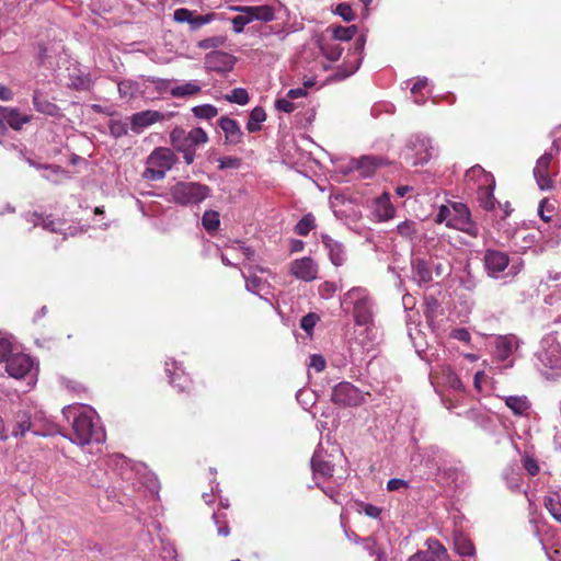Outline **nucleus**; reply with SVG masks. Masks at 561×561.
<instances>
[{
	"label": "nucleus",
	"mask_w": 561,
	"mask_h": 561,
	"mask_svg": "<svg viewBox=\"0 0 561 561\" xmlns=\"http://www.w3.org/2000/svg\"><path fill=\"white\" fill-rule=\"evenodd\" d=\"M62 415L72 420V434L69 439L78 445H87L92 440H101V432L94 422L95 412L92 409L68 405L62 409Z\"/></svg>",
	"instance_id": "nucleus-1"
},
{
	"label": "nucleus",
	"mask_w": 561,
	"mask_h": 561,
	"mask_svg": "<svg viewBox=\"0 0 561 561\" xmlns=\"http://www.w3.org/2000/svg\"><path fill=\"white\" fill-rule=\"evenodd\" d=\"M208 140L209 137L202 127H194L188 131L182 127H175L170 133L171 146L183 154L187 165L194 162L196 148L207 144Z\"/></svg>",
	"instance_id": "nucleus-2"
},
{
	"label": "nucleus",
	"mask_w": 561,
	"mask_h": 561,
	"mask_svg": "<svg viewBox=\"0 0 561 561\" xmlns=\"http://www.w3.org/2000/svg\"><path fill=\"white\" fill-rule=\"evenodd\" d=\"M176 162L178 157L170 148L158 147L147 157L142 178L149 181H160Z\"/></svg>",
	"instance_id": "nucleus-3"
},
{
	"label": "nucleus",
	"mask_w": 561,
	"mask_h": 561,
	"mask_svg": "<svg viewBox=\"0 0 561 561\" xmlns=\"http://www.w3.org/2000/svg\"><path fill=\"white\" fill-rule=\"evenodd\" d=\"M210 188L197 182H179L171 188V196L176 204L196 205L209 196Z\"/></svg>",
	"instance_id": "nucleus-4"
},
{
	"label": "nucleus",
	"mask_w": 561,
	"mask_h": 561,
	"mask_svg": "<svg viewBox=\"0 0 561 561\" xmlns=\"http://www.w3.org/2000/svg\"><path fill=\"white\" fill-rule=\"evenodd\" d=\"M346 297L353 300V317L357 325H366L373 319L371 304L366 289L354 287L350 289Z\"/></svg>",
	"instance_id": "nucleus-5"
},
{
	"label": "nucleus",
	"mask_w": 561,
	"mask_h": 561,
	"mask_svg": "<svg viewBox=\"0 0 561 561\" xmlns=\"http://www.w3.org/2000/svg\"><path fill=\"white\" fill-rule=\"evenodd\" d=\"M331 400L342 408H355L365 402V397L357 387L351 382L342 381L333 388Z\"/></svg>",
	"instance_id": "nucleus-6"
},
{
	"label": "nucleus",
	"mask_w": 561,
	"mask_h": 561,
	"mask_svg": "<svg viewBox=\"0 0 561 561\" xmlns=\"http://www.w3.org/2000/svg\"><path fill=\"white\" fill-rule=\"evenodd\" d=\"M407 159L412 165H423L432 158L431 140L422 136H412L407 144Z\"/></svg>",
	"instance_id": "nucleus-7"
},
{
	"label": "nucleus",
	"mask_w": 561,
	"mask_h": 561,
	"mask_svg": "<svg viewBox=\"0 0 561 561\" xmlns=\"http://www.w3.org/2000/svg\"><path fill=\"white\" fill-rule=\"evenodd\" d=\"M454 217L446 222L447 227L458 229L471 237L478 236V227L471 220L469 208L462 203H453Z\"/></svg>",
	"instance_id": "nucleus-8"
},
{
	"label": "nucleus",
	"mask_w": 561,
	"mask_h": 561,
	"mask_svg": "<svg viewBox=\"0 0 561 561\" xmlns=\"http://www.w3.org/2000/svg\"><path fill=\"white\" fill-rule=\"evenodd\" d=\"M26 432H32L35 435H48L51 434V430L44 431L39 428L35 421H32V415L26 410H20L14 415V423L12 427V436L20 437L24 436Z\"/></svg>",
	"instance_id": "nucleus-9"
},
{
	"label": "nucleus",
	"mask_w": 561,
	"mask_h": 561,
	"mask_svg": "<svg viewBox=\"0 0 561 561\" xmlns=\"http://www.w3.org/2000/svg\"><path fill=\"white\" fill-rule=\"evenodd\" d=\"M33 362L31 357L23 353H13L5 363L8 374L15 378H24L32 369Z\"/></svg>",
	"instance_id": "nucleus-10"
},
{
	"label": "nucleus",
	"mask_w": 561,
	"mask_h": 561,
	"mask_svg": "<svg viewBox=\"0 0 561 561\" xmlns=\"http://www.w3.org/2000/svg\"><path fill=\"white\" fill-rule=\"evenodd\" d=\"M169 375V381L170 383L176 388L181 392L185 393H201L202 389H205L206 385L203 380L198 381L196 385L193 382V380L184 374V371H178L174 370L171 373L169 368L165 369Z\"/></svg>",
	"instance_id": "nucleus-11"
},
{
	"label": "nucleus",
	"mask_w": 561,
	"mask_h": 561,
	"mask_svg": "<svg viewBox=\"0 0 561 561\" xmlns=\"http://www.w3.org/2000/svg\"><path fill=\"white\" fill-rule=\"evenodd\" d=\"M290 273L298 279L311 282L317 278L318 265L311 257L305 256L291 263Z\"/></svg>",
	"instance_id": "nucleus-12"
},
{
	"label": "nucleus",
	"mask_w": 561,
	"mask_h": 561,
	"mask_svg": "<svg viewBox=\"0 0 561 561\" xmlns=\"http://www.w3.org/2000/svg\"><path fill=\"white\" fill-rule=\"evenodd\" d=\"M483 261L488 273L495 276L508 266L510 257L505 252L488 249Z\"/></svg>",
	"instance_id": "nucleus-13"
},
{
	"label": "nucleus",
	"mask_w": 561,
	"mask_h": 561,
	"mask_svg": "<svg viewBox=\"0 0 561 561\" xmlns=\"http://www.w3.org/2000/svg\"><path fill=\"white\" fill-rule=\"evenodd\" d=\"M233 56L221 51L214 50L206 55L205 64L206 67L216 72H224L226 70H230L233 66Z\"/></svg>",
	"instance_id": "nucleus-14"
},
{
	"label": "nucleus",
	"mask_w": 561,
	"mask_h": 561,
	"mask_svg": "<svg viewBox=\"0 0 561 561\" xmlns=\"http://www.w3.org/2000/svg\"><path fill=\"white\" fill-rule=\"evenodd\" d=\"M323 449H317L311 458V468L314 474L323 478H330L334 472V465Z\"/></svg>",
	"instance_id": "nucleus-15"
},
{
	"label": "nucleus",
	"mask_w": 561,
	"mask_h": 561,
	"mask_svg": "<svg viewBox=\"0 0 561 561\" xmlns=\"http://www.w3.org/2000/svg\"><path fill=\"white\" fill-rule=\"evenodd\" d=\"M219 127L225 133V141L229 145H239L243 141V131L239 123L228 116H222L218 122Z\"/></svg>",
	"instance_id": "nucleus-16"
},
{
	"label": "nucleus",
	"mask_w": 561,
	"mask_h": 561,
	"mask_svg": "<svg viewBox=\"0 0 561 561\" xmlns=\"http://www.w3.org/2000/svg\"><path fill=\"white\" fill-rule=\"evenodd\" d=\"M236 11L244 12L249 18L250 22L252 21H263L271 22L275 19V11L271 5H242L236 7Z\"/></svg>",
	"instance_id": "nucleus-17"
},
{
	"label": "nucleus",
	"mask_w": 561,
	"mask_h": 561,
	"mask_svg": "<svg viewBox=\"0 0 561 561\" xmlns=\"http://www.w3.org/2000/svg\"><path fill=\"white\" fill-rule=\"evenodd\" d=\"M551 157L543 154L537 160L534 169V176L540 190H550L552 187V180L549 175V165Z\"/></svg>",
	"instance_id": "nucleus-18"
},
{
	"label": "nucleus",
	"mask_w": 561,
	"mask_h": 561,
	"mask_svg": "<svg viewBox=\"0 0 561 561\" xmlns=\"http://www.w3.org/2000/svg\"><path fill=\"white\" fill-rule=\"evenodd\" d=\"M163 118L164 115L158 111H142L131 116V127L133 130L138 131L140 128L148 127Z\"/></svg>",
	"instance_id": "nucleus-19"
},
{
	"label": "nucleus",
	"mask_w": 561,
	"mask_h": 561,
	"mask_svg": "<svg viewBox=\"0 0 561 561\" xmlns=\"http://www.w3.org/2000/svg\"><path fill=\"white\" fill-rule=\"evenodd\" d=\"M0 114L8 125L14 129H22L23 125L31 122L32 116L23 115L16 108L0 106Z\"/></svg>",
	"instance_id": "nucleus-20"
},
{
	"label": "nucleus",
	"mask_w": 561,
	"mask_h": 561,
	"mask_svg": "<svg viewBox=\"0 0 561 561\" xmlns=\"http://www.w3.org/2000/svg\"><path fill=\"white\" fill-rule=\"evenodd\" d=\"M33 105L35 110L42 114L48 116H59L60 108L57 104L50 102L48 99L44 98L39 91H35L33 94Z\"/></svg>",
	"instance_id": "nucleus-21"
},
{
	"label": "nucleus",
	"mask_w": 561,
	"mask_h": 561,
	"mask_svg": "<svg viewBox=\"0 0 561 561\" xmlns=\"http://www.w3.org/2000/svg\"><path fill=\"white\" fill-rule=\"evenodd\" d=\"M202 90L198 81H187L183 84L172 87L170 94L176 99H184L188 96L197 95Z\"/></svg>",
	"instance_id": "nucleus-22"
},
{
	"label": "nucleus",
	"mask_w": 561,
	"mask_h": 561,
	"mask_svg": "<svg viewBox=\"0 0 561 561\" xmlns=\"http://www.w3.org/2000/svg\"><path fill=\"white\" fill-rule=\"evenodd\" d=\"M454 547L456 552L462 557H473L476 554V548L472 541L461 533L455 534Z\"/></svg>",
	"instance_id": "nucleus-23"
},
{
	"label": "nucleus",
	"mask_w": 561,
	"mask_h": 561,
	"mask_svg": "<svg viewBox=\"0 0 561 561\" xmlns=\"http://www.w3.org/2000/svg\"><path fill=\"white\" fill-rule=\"evenodd\" d=\"M505 404L515 415H525L530 409V402L526 396H510L505 399Z\"/></svg>",
	"instance_id": "nucleus-24"
},
{
	"label": "nucleus",
	"mask_w": 561,
	"mask_h": 561,
	"mask_svg": "<svg viewBox=\"0 0 561 561\" xmlns=\"http://www.w3.org/2000/svg\"><path fill=\"white\" fill-rule=\"evenodd\" d=\"M494 180L492 179V183L488 186H482L478 191V199L480 203V206L484 210H493L495 208L496 198L494 197L493 190H494Z\"/></svg>",
	"instance_id": "nucleus-25"
},
{
	"label": "nucleus",
	"mask_w": 561,
	"mask_h": 561,
	"mask_svg": "<svg viewBox=\"0 0 561 561\" xmlns=\"http://www.w3.org/2000/svg\"><path fill=\"white\" fill-rule=\"evenodd\" d=\"M439 374L442 375L445 385L448 386L450 389L456 391L465 390L462 381L449 365L440 366Z\"/></svg>",
	"instance_id": "nucleus-26"
},
{
	"label": "nucleus",
	"mask_w": 561,
	"mask_h": 561,
	"mask_svg": "<svg viewBox=\"0 0 561 561\" xmlns=\"http://www.w3.org/2000/svg\"><path fill=\"white\" fill-rule=\"evenodd\" d=\"M443 546L440 541L436 538H428L425 541L426 550H420L412 554L408 561H436V557L434 556V545Z\"/></svg>",
	"instance_id": "nucleus-27"
},
{
	"label": "nucleus",
	"mask_w": 561,
	"mask_h": 561,
	"mask_svg": "<svg viewBox=\"0 0 561 561\" xmlns=\"http://www.w3.org/2000/svg\"><path fill=\"white\" fill-rule=\"evenodd\" d=\"M379 165V160L374 157H362L356 161V169L363 178L371 176Z\"/></svg>",
	"instance_id": "nucleus-28"
},
{
	"label": "nucleus",
	"mask_w": 561,
	"mask_h": 561,
	"mask_svg": "<svg viewBox=\"0 0 561 561\" xmlns=\"http://www.w3.org/2000/svg\"><path fill=\"white\" fill-rule=\"evenodd\" d=\"M394 207L388 195H382L376 201V215L380 220H389L394 216Z\"/></svg>",
	"instance_id": "nucleus-29"
},
{
	"label": "nucleus",
	"mask_w": 561,
	"mask_h": 561,
	"mask_svg": "<svg viewBox=\"0 0 561 561\" xmlns=\"http://www.w3.org/2000/svg\"><path fill=\"white\" fill-rule=\"evenodd\" d=\"M329 249V256L333 265L341 266L345 262V252L343 245L334 240H328L324 242Z\"/></svg>",
	"instance_id": "nucleus-30"
},
{
	"label": "nucleus",
	"mask_w": 561,
	"mask_h": 561,
	"mask_svg": "<svg viewBox=\"0 0 561 561\" xmlns=\"http://www.w3.org/2000/svg\"><path fill=\"white\" fill-rule=\"evenodd\" d=\"M266 119V112L263 107L256 106L254 107L249 116V121L247 123V130L249 133H256L261 130V124Z\"/></svg>",
	"instance_id": "nucleus-31"
},
{
	"label": "nucleus",
	"mask_w": 561,
	"mask_h": 561,
	"mask_svg": "<svg viewBox=\"0 0 561 561\" xmlns=\"http://www.w3.org/2000/svg\"><path fill=\"white\" fill-rule=\"evenodd\" d=\"M543 505L551 516L561 523V500L558 493H551L543 499Z\"/></svg>",
	"instance_id": "nucleus-32"
},
{
	"label": "nucleus",
	"mask_w": 561,
	"mask_h": 561,
	"mask_svg": "<svg viewBox=\"0 0 561 561\" xmlns=\"http://www.w3.org/2000/svg\"><path fill=\"white\" fill-rule=\"evenodd\" d=\"M414 277L419 283H430L432 280V267L424 260H416L413 263Z\"/></svg>",
	"instance_id": "nucleus-33"
},
{
	"label": "nucleus",
	"mask_w": 561,
	"mask_h": 561,
	"mask_svg": "<svg viewBox=\"0 0 561 561\" xmlns=\"http://www.w3.org/2000/svg\"><path fill=\"white\" fill-rule=\"evenodd\" d=\"M219 213L216 210H206L202 217V224L209 233L216 232L220 226Z\"/></svg>",
	"instance_id": "nucleus-34"
},
{
	"label": "nucleus",
	"mask_w": 561,
	"mask_h": 561,
	"mask_svg": "<svg viewBox=\"0 0 561 561\" xmlns=\"http://www.w3.org/2000/svg\"><path fill=\"white\" fill-rule=\"evenodd\" d=\"M316 228L314 216L309 213L305 215L295 226L294 231L300 237H306L309 232Z\"/></svg>",
	"instance_id": "nucleus-35"
},
{
	"label": "nucleus",
	"mask_w": 561,
	"mask_h": 561,
	"mask_svg": "<svg viewBox=\"0 0 561 561\" xmlns=\"http://www.w3.org/2000/svg\"><path fill=\"white\" fill-rule=\"evenodd\" d=\"M195 117L201 119H211L218 115V110L211 104L197 105L192 108Z\"/></svg>",
	"instance_id": "nucleus-36"
},
{
	"label": "nucleus",
	"mask_w": 561,
	"mask_h": 561,
	"mask_svg": "<svg viewBox=\"0 0 561 561\" xmlns=\"http://www.w3.org/2000/svg\"><path fill=\"white\" fill-rule=\"evenodd\" d=\"M357 33V26H335L332 28L333 38L335 41H351Z\"/></svg>",
	"instance_id": "nucleus-37"
},
{
	"label": "nucleus",
	"mask_w": 561,
	"mask_h": 561,
	"mask_svg": "<svg viewBox=\"0 0 561 561\" xmlns=\"http://www.w3.org/2000/svg\"><path fill=\"white\" fill-rule=\"evenodd\" d=\"M226 100L230 103H236L239 105H245L250 101L249 93L243 88H236L231 91L230 94L226 95Z\"/></svg>",
	"instance_id": "nucleus-38"
},
{
	"label": "nucleus",
	"mask_w": 561,
	"mask_h": 561,
	"mask_svg": "<svg viewBox=\"0 0 561 561\" xmlns=\"http://www.w3.org/2000/svg\"><path fill=\"white\" fill-rule=\"evenodd\" d=\"M321 50L323 53V55L330 59L331 61H336L340 59V57L342 56V53H343V48L341 47V45L339 44H330V43H327V44H323L321 46Z\"/></svg>",
	"instance_id": "nucleus-39"
},
{
	"label": "nucleus",
	"mask_w": 561,
	"mask_h": 561,
	"mask_svg": "<svg viewBox=\"0 0 561 561\" xmlns=\"http://www.w3.org/2000/svg\"><path fill=\"white\" fill-rule=\"evenodd\" d=\"M213 519L215 524L217 525V534L224 537L229 536L230 528L227 524L226 514L222 512H216L213 515Z\"/></svg>",
	"instance_id": "nucleus-40"
},
{
	"label": "nucleus",
	"mask_w": 561,
	"mask_h": 561,
	"mask_svg": "<svg viewBox=\"0 0 561 561\" xmlns=\"http://www.w3.org/2000/svg\"><path fill=\"white\" fill-rule=\"evenodd\" d=\"M397 230L403 238L412 240L416 234V224L411 220H405L398 225Z\"/></svg>",
	"instance_id": "nucleus-41"
},
{
	"label": "nucleus",
	"mask_w": 561,
	"mask_h": 561,
	"mask_svg": "<svg viewBox=\"0 0 561 561\" xmlns=\"http://www.w3.org/2000/svg\"><path fill=\"white\" fill-rule=\"evenodd\" d=\"M523 467L531 477L537 476L540 471L538 461L527 453L523 455Z\"/></svg>",
	"instance_id": "nucleus-42"
},
{
	"label": "nucleus",
	"mask_w": 561,
	"mask_h": 561,
	"mask_svg": "<svg viewBox=\"0 0 561 561\" xmlns=\"http://www.w3.org/2000/svg\"><path fill=\"white\" fill-rule=\"evenodd\" d=\"M512 347L513 345L511 339L506 336L501 337L496 345L499 357L501 359H506L512 353Z\"/></svg>",
	"instance_id": "nucleus-43"
},
{
	"label": "nucleus",
	"mask_w": 561,
	"mask_h": 561,
	"mask_svg": "<svg viewBox=\"0 0 561 561\" xmlns=\"http://www.w3.org/2000/svg\"><path fill=\"white\" fill-rule=\"evenodd\" d=\"M226 38L224 36H211L204 38L198 42V47L202 49L217 48L225 44Z\"/></svg>",
	"instance_id": "nucleus-44"
},
{
	"label": "nucleus",
	"mask_w": 561,
	"mask_h": 561,
	"mask_svg": "<svg viewBox=\"0 0 561 561\" xmlns=\"http://www.w3.org/2000/svg\"><path fill=\"white\" fill-rule=\"evenodd\" d=\"M319 320H320V318L318 314H316L313 312L308 313L301 318L300 328L304 331H306L307 333H310Z\"/></svg>",
	"instance_id": "nucleus-45"
},
{
	"label": "nucleus",
	"mask_w": 561,
	"mask_h": 561,
	"mask_svg": "<svg viewBox=\"0 0 561 561\" xmlns=\"http://www.w3.org/2000/svg\"><path fill=\"white\" fill-rule=\"evenodd\" d=\"M554 211L553 205H551L548 198L541 199L538 207V215L545 222L551 221V216L546 215V213L552 214Z\"/></svg>",
	"instance_id": "nucleus-46"
},
{
	"label": "nucleus",
	"mask_w": 561,
	"mask_h": 561,
	"mask_svg": "<svg viewBox=\"0 0 561 561\" xmlns=\"http://www.w3.org/2000/svg\"><path fill=\"white\" fill-rule=\"evenodd\" d=\"M128 131V126L126 123L121 121H113L110 124V133L115 138L125 136Z\"/></svg>",
	"instance_id": "nucleus-47"
},
{
	"label": "nucleus",
	"mask_w": 561,
	"mask_h": 561,
	"mask_svg": "<svg viewBox=\"0 0 561 561\" xmlns=\"http://www.w3.org/2000/svg\"><path fill=\"white\" fill-rule=\"evenodd\" d=\"M173 19L178 23H188L191 25L193 11L186 8L176 9L173 13Z\"/></svg>",
	"instance_id": "nucleus-48"
},
{
	"label": "nucleus",
	"mask_w": 561,
	"mask_h": 561,
	"mask_svg": "<svg viewBox=\"0 0 561 561\" xmlns=\"http://www.w3.org/2000/svg\"><path fill=\"white\" fill-rule=\"evenodd\" d=\"M12 354V343L8 339H0V363H7Z\"/></svg>",
	"instance_id": "nucleus-49"
},
{
	"label": "nucleus",
	"mask_w": 561,
	"mask_h": 561,
	"mask_svg": "<svg viewBox=\"0 0 561 561\" xmlns=\"http://www.w3.org/2000/svg\"><path fill=\"white\" fill-rule=\"evenodd\" d=\"M214 19H215V13H208L205 15H194L193 14V19H192L190 26L192 30H197L201 26L210 23Z\"/></svg>",
	"instance_id": "nucleus-50"
},
{
	"label": "nucleus",
	"mask_w": 561,
	"mask_h": 561,
	"mask_svg": "<svg viewBox=\"0 0 561 561\" xmlns=\"http://www.w3.org/2000/svg\"><path fill=\"white\" fill-rule=\"evenodd\" d=\"M364 547L366 550L369 551L370 554H376V557H377L376 561H386L387 560L386 553L380 550L377 542H375L373 540H367L366 542H364Z\"/></svg>",
	"instance_id": "nucleus-51"
},
{
	"label": "nucleus",
	"mask_w": 561,
	"mask_h": 561,
	"mask_svg": "<svg viewBox=\"0 0 561 561\" xmlns=\"http://www.w3.org/2000/svg\"><path fill=\"white\" fill-rule=\"evenodd\" d=\"M336 293V285L333 282H324L319 286V295L324 299H330Z\"/></svg>",
	"instance_id": "nucleus-52"
},
{
	"label": "nucleus",
	"mask_w": 561,
	"mask_h": 561,
	"mask_svg": "<svg viewBox=\"0 0 561 561\" xmlns=\"http://www.w3.org/2000/svg\"><path fill=\"white\" fill-rule=\"evenodd\" d=\"M239 13L240 14L232 18V26H233V31L236 33H241L243 31L244 26L247 24L251 23L244 12H239Z\"/></svg>",
	"instance_id": "nucleus-53"
},
{
	"label": "nucleus",
	"mask_w": 561,
	"mask_h": 561,
	"mask_svg": "<svg viewBox=\"0 0 561 561\" xmlns=\"http://www.w3.org/2000/svg\"><path fill=\"white\" fill-rule=\"evenodd\" d=\"M275 108L284 113H293L296 110V105L288 98L277 99L275 101Z\"/></svg>",
	"instance_id": "nucleus-54"
},
{
	"label": "nucleus",
	"mask_w": 561,
	"mask_h": 561,
	"mask_svg": "<svg viewBox=\"0 0 561 561\" xmlns=\"http://www.w3.org/2000/svg\"><path fill=\"white\" fill-rule=\"evenodd\" d=\"M337 14L343 18L344 21H352L355 18V14L351 8V5L346 3H340L336 8Z\"/></svg>",
	"instance_id": "nucleus-55"
},
{
	"label": "nucleus",
	"mask_w": 561,
	"mask_h": 561,
	"mask_svg": "<svg viewBox=\"0 0 561 561\" xmlns=\"http://www.w3.org/2000/svg\"><path fill=\"white\" fill-rule=\"evenodd\" d=\"M480 176H484V178H488L489 174L485 172V170L477 164V165H473L471 167L467 172H466V179L468 181H472V180H476L477 178H480Z\"/></svg>",
	"instance_id": "nucleus-56"
},
{
	"label": "nucleus",
	"mask_w": 561,
	"mask_h": 561,
	"mask_svg": "<svg viewBox=\"0 0 561 561\" xmlns=\"http://www.w3.org/2000/svg\"><path fill=\"white\" fill-rule=\"evenodd\" d=\"M408 488H409V482L403 479L393 478L387 482V490L389 492L398 491L400 489H408Z\"/></svg>",
	"instance_id": "nucleus-57"
},
{
	"label": "nucleus",
	"mask_w": 561,
	"mask_h": 561,
	"mask_svg": "<svg viewBox=\"0 0 561 561\" xmlns=\"http://www.w3.org/2000/svg\"><path fill=\"white\" fill-rule=\"evenodd\" d=\"M325 359L322 355L314 354L310 357V366L318 373L324 370Z\"/></svg>",
	"instance_id": "nucleus-58"
},
{
	"label": "nucleus",
	"mask_w": 561,
	"mask_h": 561,
	"mask_svg": "<svg viewBox=\"0 0 561 561\" xmlns=\"http://www.w3.org/2000/svg\"><path fill=\"white\" fill-rule=\"evenodd\" d=\"M450 335L453 339L465 342V343H469L471 340V335H470L469 331L465 328L453 330Z\"/></svg>",
	"instance_id": "nucleus-59"
},
{
	"label": "nucleus",
	"mask_w": 561,
	"mask_h": 561,
	"mask_svg": "<svg viewBox=\"0 0 561 561\" xmlns=\"http://www.w3.org/2000/svg\"><path fill=\"white\" fill-rule=\"evenodd\" d=\"M434 545V556L436 557V561H450L447 549L444 546Z\"/></svg>",
	"instance_id": "nucleus-60"
},
{
	"label": "nucleus",
	"mask_w": 561,
	"mask_h": 561,
	"mask_svg": "<svg viewBox=\"0 0 561 561\" xmlns=\"http://www.w3.org/2000/svg\"><path fill=\"white\" fill-rule=\"evenodd\" d=\"M451 210L448 206L442 205L436 216V222L442 224L450 220Z\"/></svg>",
	"instance_id": "nucleus-61"
},
{
	"label": "nucleus",
	"mask_w": 561,
	"mask_h": 561,
	"mask_svg": "<svg viewBox=\"0 0 561 561\" xmlns=\"http://www.w3.org/2000/svg\"><path fill=\"white\" fill-rule=\"evenodd\" d=\"M364 512L371 518H378L381 514V508L373 504H365Z\"/></svg>",
	"instance_id": "nucleus-62"
},
{
	"label": "nucleus",
	"mask_w": 561,
	"mask_h": 561,
	"mask_svg": "<svg viewBox=\"0 0 561 561\" xmlns=\"http://www.w3.org/2000/svg\"><path fill=\"white\" fill-rule=\"evenodd\" d=\"M239 165V159L237 158H222L219 160V169L237 168Z\"/></svg>",
	"instance_id": "nucleus-63"
},
{
	"label": "nucleus",
	"mask_w": 561,
	"mask_h": 561,
	"mask_svg": "<svg viewBox=\"0 0 561 561\" xmlns=\"http://www.w3.org/2000/svg\"><path fill=\"white\" fill-rule=\"evenodd\" d=\"M306 95H307V90L305 88L290 89L287 92V98L290 100L304 98Z\"/></svg>",
	"instance_id": "nucleus-64"
}]
</instances>
